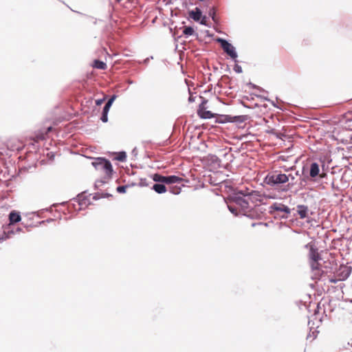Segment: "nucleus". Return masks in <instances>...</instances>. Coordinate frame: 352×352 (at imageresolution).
<instances>
[{
	"mask_svg": "<svg viewBox=\"0 0 352 352\" xmlns=\"http://www.w3.org/2000/svg\"><path fill=\"white\" fill-rule=\"evenodd\" d=\"M295 177L292 175H286L279 170H273L268 173L263 178V183L275 190L287 192L294 185Z\"/></svg>",
	"mask_w": 352,
	"mask_h": 352,
	"instance_id": "nucleus-1",
	"label": "nucleus"
},
{
	"mask_svg": "<svg viewBox=\"0 0 352 352\" xmlns=\"http://www.w3.org/2000/svg\"><path fill=\"white\" fill-rule=\"evenodd\" d=\"M256 191H252L251 193L245 194L241 190L234 191L228 197L229 200L239 206L243 210H250V201H252V198L254 195H257Z\"/></svg>",
	"mask_w": 352,
	"mask_h": 352,
	"instance_id": "nucleus-2",
	"label": "nucleus"
},
{
	"mask_svg": "<svg viewBox=\"0 0 352 352\" xmlns=\"http://www.w3.org/2000/svg\"><path fill=\"white\" fill-rule=\"evenodd\" d=\"M89 159H93L91 165L96 170L104 172L108 177H111L113 173V169L111 162L105 157H98L96 158L91 157L90 155H82Z\"/></svg>",
	"mask_w": 352,
	"mask_h": 352,
	"instance_id": "nucleus-3",
	"label": "nucleus"
},
{
	"mask_svg": "<svg viewBox=\"0 0 352 352\" xmlns=\"http://www.w3.org/2000/svg\"><path fill=\"white\" fill-rule=\"evenodd\" d=\"M268 212L275 219H286L291 213V209L283 203L274 202L269 207Z\"/></svg>",
	"mask_w": 352,
	"mask_h": 352,
	"instance_id": "nucleus-4",
	"label": "nucleus"
},
{
	"mask_svg": "<svg viewBox=\"0 0 352 352\" xmlns=\"http://www.w3.org/2000/svg\"><path fill=\"white\" fill-rule=\"evenodd\" d=\"M302 177L300 178L301 186L305 185L308 180L316 178L320 173L319 164L317 162H311L309 168L304 165L301 169Z\"/></svg>",
	"mask_w": 352,
	"mask_h": 352,
	"instance_id": "nucleus-5",
	"label": "nucleus"
},
{
	"mask_svg": "<svg viewBox=\"0 0 352 352\" xmlns=\"http://www.w3.org/2000/svg\"><path fill=\"white\" fill-rule=\"evenodd\" d=\"M265 207V204H256L253 207L251 206L244 215L251 219H261L262 214L267 210Z\"/></svg>",
	"mask_w": 352,
	"mask_h": 352,
	"instance_id": "nucleus-6",
	"label": "nucleus"
},
{
	"mask_svg": "<svg viewBox=\"0 0 352 352\" xmlns=\"http://www.w3.org/2000/svg\"><path fill=\"white\" fill-rule=\"evenodd\" d=\"M199 160L210 170L216 169L221 166V160L217 155H203L199 157Z\"/></svg>",
	"mask_w": 352,
	"mask_h": 352,
	"instance_id": "nucleus-7",
	"label": "nucleus"
},
{
	"mask_svg": "<svg viewBox=\"0 0 352 352\" xmlns=\"http://www.w3.org/2000/svg\"><path fill=\"white\" fill-rule=\"evenodd\" d=\"M55 155H39V158H34L36 160L32 165L25 166L27 169H31L32 167L36 168L40 166L51 165L54 163Z\"/></svg>",
	"mask_w": 352,
	"mask_h": 352,
	"instance_id": "nucleus-8",
	"label": "nucleus"
},
{
	"mask_svg": "<svg viewBox=\"0 0 352 352\" xmlns=\"http://www.w3.org/2000/svg\"><path fill=\"white\" fill-rule=\"evenodd\" d=\"M87 191L82 192L79 193L76 197L71 199V201H75L78 205V210H82L89 206L91 203L90 200L88 199L87 196H85L84 194L86 193Z\"/></svg>",
	"mask_w": 352,
	"mask_h": 352,
	"instance_id": "nucleus-9",
	"label": "nucleus"
},
{
	"mask_svg": "<svg viewBox=\"0 0 352 352\" xmlns=\"http://www.w3.org/2000/svg\"><path fill=\"white\" fill-rule=\"evenodd\" d=\"M219 42L221 43L222 49L226 52L232 58L235 59L237 54L234 50V47L227 41L220 38Z\"/></svg>",
	"mask_w": 352,
	"mask_h": 352,
	"instance_id": "nucleus-10",
	"label": "nucleus"
},
{
	"mask_svg": "<svg viewBox=\"0 0 352 352\" xmlns=\"http://www.w3.org/2000/svg\"><path fill=\"white\" fill-rule=\"evenodd\" d=\"M22 228L19 227L16 228L15 230L11 227H4L3 233L0 234V243L9 239L11 235L22 232Z\"/></svg>",
	"mask_w": 352,
	"mask_h": 352,
	"instance_id": "nucleus-11",
	"label": "nucleus"
},
{
	"mask_svg": "<svg viewBox=\"0 0 352 352\" xmlns=\"http://www.w3.org/2000/svg\"><path fill=\"white\" fill-rule=\"evenodd\" d=\"M308 247H309V256L310 261L316 263L321 260V256L318 252V249L314 245H311V243H308L305 245V248Z\"/></svg>",
	"mask_w": 352,
	"mask_h": 352,
	"instance_id": "nucleus-12",
	"label": "nucleus"
},
{
	"mask_svg": "<svg viewBox=\"0 0 352 352\" xmlns=\"http://www.w3.org/2000/svg\"><path fill=\"white\" fill-rule=\"evenodd\" d=\"M9 224L6 227H11L21 221L20 212L11 210L8 214Z\"/></svg>",
	"mask_w": 352,
	"mask_h": 352,
	"instance_id": "nucleus-13",
	"label": "nucleus"
},
{
	"mask_svg": "<svg viewBox=\"0 0 352 352\" xmlns=\"http://www.w3.org/2000/svg\"><path fill=\"white\" fill-rule=\"evenodd\" d=\"M197 114L201 118L208 119L215 117V114L210 111H207L203 106V104L199 107L197 111Z\"/></svg>",
	"mask_w": 352,
	"mask_h": 352,
	"instance_id": "nucleus-14",
	"label": "nucleus"
},
{
	"mask_svg": "<svg viewBox=\"0 0 352 352\" xmlns=\"http://www.w3.org/2000/svg\"><path fill=\"white\" fill-rule=\"evenodd\" d=\"M297 213L301 219L307 218L309 215L308 206L305 205H298L297 206Z\"/></svg>",
	"mask_w": 352,
	"mask_h": 352,
	"instance_id": "nucleus-15",
	"label": "nucleus"
},
{
	"mask_svg": "<svg viewBox=\"0 0 352 352\" xmlns=\"http://www.w3.org/2000/svg\"><path fill=\"white\" fill-rule=\"evenodd\" d=\"M165 185L166 184L155 183L153 185L151 189L158 194H163L167 191V188Z\"/></svg>",
	"mask_w": 352,
	"mask_h": 352,
	"instance_id": "nucleus-16",
	"label": "nucleus"
},
{
	"mask_svg": "<svg viewBox=\"0 0 352 352\" xmlns=\"http://www.w3.org/2000/svg\"><path fill=\"white\" fill-rule=\"evenodd\" d=\"M183 181L182 177L179 176L172 175L166 176V184H179Z\"/></svg>",
	"mask_w": 352,
	"mask_h": 352,
	"instance_id": "nucleus-17",
	"label": "nucleus"
},
{
	"mask_svg": "<svg viewBox=\"0 0 352 352\" xmlns=\"http://www.w3.org/2000/svg\"><path fill=\"white\" fill-rule=\"evenodd\" d=\"M151 177L155 183L166 184V176L160 173L153 174Z\"/></svg>",
	"mask_w": 352,
	"mask_h": 352,
	"instance_id": "nucleus-18",
	"label": "nucleus"
},
{
	"mask_svg": "<svg viewBox=\"0 0 352 352\" xmlns=\"http://www.w3.org/2000/svg\"><path fill=\"white\" fill-rule=\"evenodd\" d=\"M92 67L96 69L103 70L106 69L107 67V64L99 60H95L92 64Z\"/></svg>",
	"mask_w": 352,
	"mask_h": 352,
	"instance_id": "nucleus-19",
	"label": "nucleus"
},
{
	"mask_svg": "<svg viewBox=\"0 0 352 352\" xmlns=\"http://www.w3.org/2000/svg\"><path fill=\"white\" fill-rule=\"evenodd\" d=\"M190 16L195 21H199L201 16V12L199 8H195V10H192L190 12Z\"/></svg>",
	"mask_w": 352,
	"mask_h": 352,
	"instance_id": "nucleus-20",
	"label": "nucleus"
},
{
	"mask_svg": "<svg viewBox=\"0 0 352 352\" xmlns=\"http://www.w3.org/2000/svg\"><path fill=\"white\" fill-rule=\"evenodd\" d=\"M52 130V127L50 126L47 128V131L45 132V133H43L42 132L41 133H38V134L35 135L33 138H32V140L34 142H38L39 140H42L45 138V135L50 131Z\"/></svg>",
	"mask_w": 352,
	"mask_h": 352,
	"instance_id": "nucleus-21",
	"label": "nucleus"
},
{
	"mask_svg": "<svg viewBox=\"0 0 352 352\" xmlns=\"http://www.w3.org/2000/svg\"><path fill=\"white\" fill-rule=\"evenodd\" d=\"M116 98V96H113L109 100L108 102L106 103V104L104 105V109H103V111H102V113H108L109 111V109L110 107H111L114 100Z\"/></svg>",
	"mask_w": 352,
	"mask_h": 352,
	"instance_id": "nucleus-22",
	"label": "nucleus"
},
{
	"mask_svg": "<svg viewBox=\"0 0 352 352\" xmlns=\"http://www.w3.org/2000/svg\"><path fill=\"white\" fill-rule=\"evenodd\" d=\"M223 118H224L223 120L221 121L222 122H234V121H238L240 120L239 116L232 117L230 116H225Z\"/></svg>",
	"mask_w": 352,
	"mask_h": 352,
	"instance_id": "nucleus-23",
	"label": "nucleus"
},
{
	"mask_svg": "<svg viewBox=\"0 0 352 352\" xmlns=\"http://www.w3.org/2000/svg\"><path fill=\"white\" fill-rule=\"evenodd\" d=\"M194 32H195L194 29L190 26L185 27L183 30L184 34H185L186 36H191L194 34Z\"/></svg>",
	"mask_w": 352,
	"mask_h": 352,
	"instance_id": "nucleus-24",
	"label": "nucleus"
},
{
	"mask_svg": "<svg viewBox=\"0 0 352 352\" xmlns=\"http://www.w3.org/2000/svg\"><path fill=\"white\" fill-rule=\"evenodd\" d=\"M169 191L173 195H179L181 192L182 189L180 187L175 186L170 187Z\"/></svg>",
	"mask_w": 352,
	"mask_h": 352,
	"instance_id": "nucleus-25",
	"label": "nucleus"
},
{
	"mask_svg": "<svg viewBox=\"0 0 352 352\" xmlns=\"http://www.w3.org/2000/svg\"><path fill=\"white\" fill-rule=\"evenodd\" d=\"M128 188H129V186H126V185L118 186L116 188V191L118 193L124 194V193H125L126 192V190Z\"/></svg>",
	"mask_w": 352,
	"mask_h": 352,
	"instance_id": "nucleus-26",
	"label": "nucleus"
},
{
	"mask_svg": "<svg viewBox=\"0 0 352 352\" xmlns=\"http://www.w3.org/2000/svg\"><path fill=\"white\" fill-rule=\"evenodd\" d=\"M113 160L120 162H124L126 161L127 155H114Z\"/></svg>",
	"mask_w": 352,
	"mask_h": 352,
	"instance_id": "nucleus-27",
	"label": "nucleus"
},
{
	"mask_svg": "<svg viewBox=\"0 0 352 352\" xmlns=\"http://www.w3.org/2000/svg\"><path fill=\"white\" fill-rule=\"evenodd\" d=\"M105 184V181L103 179H98L94 183V189L98 190L100 185Z\"/></svg>",
	"mask_w": 352,
	"mask_h": 352,
	"instance_id": "nucleus-28",
	"label": "nucleus"
},
{
	"mask_svg": "<svg viewBox=\"0 0 352 352\" xmlns=\"http://www.w3.org/2000/svg\"><path fill=\"white\" fill-rule=\"evenodd\" d=\"M148 185H149V183L148 182V181L146 178H141L140 179V182L138 184L139 186L144 187V186H148Z\"/></svg>",
	"mask_w": 352,
	"mask_h": 352,
	"instance_id": "nucleus-29",
	"label": "nucleus"
},
{
	"mask_svg": "<svg viewBox=\"0 0 352 352\" xmlns=\"http://www.w3.org/2000/svg\"><path fill=\"white\" fill-rule=\"evenodd\" d=\"M310 265H311V268L313 271L320 270V265L318 262L314 263L313 261H310Z\"/></svg>",
	"mask_w": 352,
	"mask_h": 352,
	"instance_id": "nucleus-30",
	"label": "nucleus"
},
{
	"mask_svg": "<svg viewBox=\"0 0 352 352\" xmlns=\"http://www.w3.org/2000/svg\"><path fill=\"white\" fill-rule=\"evenodd\" d=\"M76 204H77L76 202L74 201V203H69L68 204V209H69V212H71L72 210L78 211V208H76Z\"/></svg>",
	"mask_w": 352,
	"mask_h": 352,
	"instance_id": "nucleus-31",
	"label": "nucleus"
},
{
	"mask_svg": "<svg viewBox=\"0 0 352 352\" xmlns=\"http://www.w3.org/2000/svg\"><path fill=\"white\" fill-rule=\"evenodd\" d=\"M228 208L232 214H233L236 216L237 215V214H238L237 209L234 206L228 205Z\"/></svg>",
	"mask_w": 352,
	"mask_h": 352,
	"instance_id": "nucleus-32",
	"label": "nucleus"
},
{
	"mask_svg": "<svg viewBox=\"0 0 352 352\" xmlns=\"http://www.w3.org/2000/svg\"><path fill=\"white\" fill-rule=\"evenodd\" d=\"M349 158H351V155H349V157H348V156H346V155H342V161H343V162H344L343 166H344V167H346V166H347V165L345 164V162H346L349 160Z\"/></svg>",
	"mask_w": 352,
	"mask_h": 352,
	"instance_id": "nucleus-33",
	"label": "nucleus"
},
{
	"mask_svg": "<svg viewBox=\"0 0 352 352\" xmlns=\"http://www.w3.org/2000/svg\"><path fill=\"white\" fill-rule=\"evenodd\" d=\"M100 198H102L101 197V194L100 192H96L93 195V199L94 200H98L100 199Z\"/></svg>",
	"mask_w": 352,
	"mask_h": 352,
	"instance_id": "nucleus-34",
	"label": "nucleus"
},
{
	"mask_svg": "<svg viewBox=\"0 0 352 352\" xmlns=\"http://www.w3.org/2000/svg\"><path fill=\"white\" fill-rule=\"evenodd\" d=\"M107 114L108 113H102V116H101V120L103 122H107V120H108Z\"/></svg>",
	"mask_w": 352,
	"mask_h": 352,
	"instance_id": "nucleus-35",
	"label": "nucleus"
},
{
	"mask_svg": "<svg viewBox=\"0 0 352 352\" xmlns=\"http://www.w3.org/2000/svg\"><path fill=\"white\" fill-rule=\"evenodd\" d=\"M32 156L33 155H19V160L20 161L25 160H27V158L28 157H32Z\"/></svg>",
	"mask_w": 352,
	"mask_h": 352,
	"instance_id": "nucleus-36",
	"label": "nucleus"
},
{
	"mask_svg": "<svg viewBox=\"0 0 352 352\" xmlns=\"http://www.w3.org/2000/svg\"><path fill=\"white\" fill-rule=\"evenodd\" d=\"M102 198H109L112 197V195L109 192H103L101 194Z\"/></svg>",
	"mask_w": 352,
	"mask_h": 352,
	"instance_id": "nucleus-37",
	"label": "nucleus"
},
{
	"mask_svg": "<svg viewBox=\"0 0 352 352\" xmlns=\"http://www.w3.org/2000/svg\"><path fill=\"white\" fill-rule=\"evenodd\" d=\"M288 157V155H287L286 157L285 155H279L278 160L286 161L287 158Z\"/></svg>",
	"mask_w": 352,
	"mask_h": 352,
	"instance_id": "nucleus-38",
	"label": "nucleus"
},
{
	"mask_svg": "<svg viewBox=\"0 0 352 352\" xmlns=\"http://www.w3.org/2000/svg\"><path fill=\"white\" fill-rule=\"evenodd\" d=\"M104 100V99H99V100H96V105H98V106L101 105V104L103 103Z\"/></svg>",
	"mask_w": 352,
	"mask_h": 352,
	"instance_id": "nucleus-39",
	"label": "nucleus"
},
{
	"mask_svg": "<svg viewBox=\"0 0 352 352\" xmlns=\"http://www.w3.org/2000/svg\"><path fill=\"white\" fill-rule=\"evenodd\" d=\"M351 273V267H350L346 273L345 278H347L350 276Z\"/></svg>",
	"mask_w": 352,
	"mask_h": 352,
	"instance_id": "nucleus-40",
	"label": "nucleus"
},
{
	"mask_svg": "<svg viewBox=\"0 0 352 352\" xmlns=\"http://www.w3.org/2000/svg\"><path fill=\"white\" fill-rule=\"evenodd\" d=\"M351 273V267H350L346 273L345 278H347L350 276Z\"/></svg>",
	"mask_w": 352,
	"mask_h": 352,
	"instance_id": "nucleus-41",
	"label": "nucleus"
},
{
	"mask_svg": "<svg viewBox=\"0 0 352 352\" xmlns=\"http://www.w3.org/2000/svg\"><path fill=\"white\" fill-rule=\"evenodd\" d=\"M329 282L331 283H337L338 280L335 278H329Z\"/></svg>",
	"mask_w": 352,
	"mask_h": 352,
	"instance_id": "nucleus-42",
	"label": "nucleus"
},
{
	"mask_svg": "<svg viewBox=\"0 0 352 352\" xmlns=\"http://www.w3.org/2000/svg\"><path fill=\"white\" fill-rule=\"evenodd\" d=\"M234 70L236 72H242V69H241V67L238 66V65H236L235 67H234Z\"/></svg>",
	"mask_w": 352,
	"mask_h": 352,
	"instance_id": "nucleus-43",
	"label": "nucleus"
},
{
	"mask_svg": "<svg viewBox=\"0 0 352 352\" xmlns=\"http://www.w3.org/2000/svg\"><path fill=\"white\" fill-rule=\"evenodd\" d=\"M54 221V219H51V218H50V219H47L46 220V222H47V223H50V222H52V221ZM45 222V221H42L40 223H44Z\"/></svg>",
	"mask_w": 352,
	"mask_h": 352,
	"instance_id": "nucleus-44",
	"label": "nucleus"
},
{
	"mask_svg": "<svg viewBox=\"0 0 352 352\" xmlns=\"http://www.w3.org/2000/svg\"><path fill=\"white\" fill-rule=\"evenodd\" d=\"M318 331H314L312 333H311V336H313V339H315L317 336H318Z\"/></svg>",
	"mask_w": 352,
	"mask_h": 352,
	"instance_id": "nucleus-45",
	"label": "nucleus"
},
{
	"mask_svg": "<svg viewBox=\"0 0 352 352\" xmlns=\"http://www.w3.org/2000/svg\"><path fill=\"white\" fill-rule=\"evenodd\" d=\"M136 185H137V184H136V183H134V182H132V183H131V184H126V186H129V188H130V187H133V186H136Z\"/></svg>",
	"mask_w": 352,
	"mask_h": 352,
	"instance_id": "nucleus-46",
	"label": "nucleus"
},
{
	"mask_svg": "<svg viewBox=\"0 0 352 352\" xmlns=\"http://www.w3.org/2000/svg\"><path fill=\"white\" fill-rule=\"evenodd\" d=\"M111 154H120V155H122V154H126V153L124 151H120V152H113Z\"/></svg>",
	"mask_w": 352,
	"mask_h": 352,
	"instance_id": "nucleus-47",
	"label": "nucleus"
},
{
	"mask_svg": "<svg viewBox=\"0 0 352 352\" xmlns=\"http://www.w3.org/2000/svg\"><path fill=\"white\" fill-rule=\"evenodd\" d=\"M43 211L51 212L52 210H51V208H47L45 209H43Z\"/></svg>",
	"mask_w": 352,
	"mask_h": 352,
	"instance_id": "nucleus-48",
	"label": "nucleus"
},
{
	"mask_svg": "<svg viewBox=\"0 0 352 352\" xmlns=\"http://www.w3.org/2000/svg\"><path fill=\"white\" fill-rule=\"evenodd\" d=\"M296 174L297 175L302 176V172L300 173L298 170H297V171H296ZM302 177H300V178H302Z\"/></svg>",
	"mask_w": 352,
	"mask_h": 352,
	"instance_id": "nucleus-49",
	"label": "nucleus"
},
{
	"mask_svg": "<svg viewBox=\"0 0 352 352\" xmlns=\"http://www.w3.org/2000/svg\"><path fill=\"white\" fill-rule=\"evenodd\" d=\"M5 183H6V186L7 187H9V186H10V182H9V181H6V182H5Z\"/></svg>",
	"mask_w": 352,
	"mask_h": 352,
	"instance_id": "nucleus-50",
	"label": "nucleus"
},
{
	"mask_svg": "<svg viewBox=\"0 0 352 352\" xmlns=\"http://www.w3.org/2000/svg\"><path fill=\"white\" fill-rule=\"evenodd\" d=\"M259 225H265V226H267V223H259Z\"/></svg>",
	"mask_w": 352,
	"mask_h": 352,
	"instance_id": "nucleus-51",
	"label": "nucleus"
},
{
	"mask_svg": "<svg viewBox=\"0 0 352 352\" xmlns=\"http://www.w3.org/2000/svg\"><path fill=\"white\" fill-rule=\"evenodd\" d=\"M311 333H309L307 336V338L306 339L308 340L310 337H311Z\"/></svg>",
	"mask_w": 352,
	"mask_h": 352,
	"instance_id": "nucleus-52",
	"label": "nucleus"
},
{
	"mask_svg": "<svg viewBox=\"0 0 352 352\" xmlns=\"http://www.w3.org/2000/svg\"><path fill=\"white\" fill-rule=\"evenodd\" d=\"M338 168V166H332V169H336V168Z\"/></svg>",
	"mask_w": 352,
	"mask_h": 352,
	"instance_id": "nucleus-53",
	"label": "nucleus"
},
{
	"mask_svg": "<svg viewBox=\"0 0 352 352\" xmlns=\"http://www.w3.org/2000/svg\"><path fill=\"white\" fill-rule=\"evenodd\" d=\"M66 204H67V202L63 201V202H62L60 204H61V205H65Z\"/></svg>",
	"mask_w": 352,
	"mask_h": 352,
	"instance_id": "nucleus-54",
	"label": "nucleus"
},
{
	"mask_svg": "<svg viewBox=\"0 0 352 352\" xmlns=\"http://www.w3.org/2000/svg\"><path fill=\"white\" fill-rule=\"evenodd\" d=\"M72 154H78V152L74 151V152H72Z\"/></svg>",
	"mask_w": 352,
	"mask_h": 352,
	"instance_id": "nucleus-55",
	"label": "nucleus"
},
{
	"mask_svg": "<svg viewBox=\"0 0 352 352\" xmlns=\"http://www.w3.org/2000/svg\"><path fill=\"white\" fill-rule=\"evenodd\" d=\"M290 169H292V167H289V168H287V169H286V168H285V170H290Z\"/></svg>",
	"mask_w": 352,
	"mask_h": 352,
	"instance_id": "nucleus-56",
	"label": "nucleus"
},
{
	"mask_svg": "<svg viewBox=\"0 0 352 352\" xmlns=\"http://www.w3.org/2000/svg\"><path fill=\"white\" fill-rule=\"evenodd\" d=\"M252 226H253V227H254V226H256V223H253L252 224Z\"/></svg>",
	"mask_w": 352,
	"mask_h": 352,
	"instance_id": "nucleus-57",
	"label": "nucleus"
},
{
	"mask_svg": "<svg viewBox=\"0 0 352 352\" xmlns=\"http://www.w3.org/2000/svg\"><path fill=\"white\" fill-rule=\"evenodd\" d=\"M16 150L17 151H20V148H19V147H18V148H16Z\"/></svg>",
	"mask_w": 352,
	"mask_h": 352,
	"instance_id": "nucleus-58",
	"label": "nucleus"
},
{
	"mask_svg": "<svg viewBox=\"0 0 352 352\" xmlns=\"http://www.w3.org/2000/svg\"><path fill=\"white\" fill-rule=\"evenodd\" d=\"M57 205H58V204H54L52 205V206H56Z\"/></svg>",
	"mask_w": 352,
	"mask_h": 352,
	"instance_id": "nucleus-59",
	"label": "nucleus"
},
{
	"mask_svg": "<svg viewBox=\"0 0 352 352\" xmlns=\"http://www.w3.org/2000/svg\"><path fill=\"white\" fill-rule=\"evenodd\" d=\"M152 155H148L147 157L150 158Z\"/></svg>",
	"mask_w": 352,
	"mask_h": 352,
	"instance_id": "nucleus-60",
	"label": "nucleus"
},
{
	"mask_svg": "<svg viewBox=\"0 0 352 352\" xmlns=\"http://www.w3.org/2000/svg\"><path fill=\"white\" fill-rule=\"evenodd\" d=\"M324 157H327V156L331 157V155H324Z\"/></svg>",
	"mask_w": 352,
	"mask_h": 352,
	"instance_id": "nucleus-61",
	"label": "nucleus"
},
{
	"mask_svg": "<svg viewBox=\"0 0 352 352\" xmlns=\"http://www.w3.org/2000/svg\"><path fill=\"white\" fill-rule=\"evenodd\" d=\"M351 190H352V186H351Z\"/></svg>",
	"mask_w": 352,
	"mask_h": 352,
	"instance_id": "nucleus-62",
	"label": "nucleus"
},
{
	"mask_svg": "<svg viewBox=\"0 0 352 352\" xmlns=\"http://www.w3.org/2000/svg\"><path fill=\"white\" fill-rule=\"evenodd\" d=\"M0 154H2L1 153H0Z\"/></svg>",
	"mask_w": 352,
	"mask_h": 352,
	"instance_id": "nucleus-63",
	"label": "nucleus"
}]
</instances>
